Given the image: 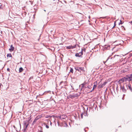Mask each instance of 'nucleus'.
Listing matches in <instances>:
<instances>
[{"mask_svg":"<svg viewBox=\"0 0 132 132\" xmlns=\"http://www.w3.org/2000/svg\"><path fill=\"white\" fill-rule=\"evenodd\" d=\"M28 123H29V120H28V121L27 120L26 121H25L24 122V125H27Z\"/></svg>","mask_w":132,"mask_h":132,"instance_id":"obj_11","label":"nucleus"},{"mask_svg":"<svg viewBox=\"0 0 132 132\" xmlns=\"http://www.w3.org/2000/svg\"><path fill=\"white\" fill-rule=\"evenodd\" d=\"M89 18H90V16H89Z\"/></svg>","mask_w":132,"mask_h":132,"instance_id":"obj_30","label":"nucleus"},{"mask_svg":"<svg viewBox=\"0 0 132 132\" xmlns=\"http://www.w3.org/2000/svg\"><path fill=\"white\" fill-rule=\"evenodd\" d=\"M14 47L12 45H11L10 46V48L9 49V50L10 52H12L14 50Z\"/></svg>","mask_w":132,"mask_h":132,"instance_id":"obj_10","label":"nucleus"},{"mask_svg":"<svg viewBox=\"0 0 132 132\" xmlns=\"http://www.w3.org/2000/svg\"><path fill=\"white\" fill-rule=\"evenodd\" d=\"M81 85H82V87H84V84H82Z\"/></svg>","mask_w":132,"mask_h":132,"instance_id":"obj_27","label":"nucleus"},{"mask_svg":"<svg viewBox=\"0 0 132 132\" xmlns=\"http://www.w3.org/2000/svg\"><path fill=\"white\" fill-rule=\"evenodd\" d=\"M53 1H55V0H53Z\"/></svg>","mask_w":132,"mask_h":132,"instance_id":"obj_32","label":"nucleus"},{"mask_svg":"<svg viewBox=\"0 0 132 132\" xmlns=\"http://www.w3.org/2000/svg\"><path fill=\"white\" fill-rule=\"evenodd\" d=\"M67 117V116H66L62 115L61 116V118L62 119H64Z\"/></svg>","mask_w":132,"mask_h":132,"instance_id":"obj_13","label":"nucleus"},{"mask_svg":"<svg viewBox=\"0 0 132 132\" xmlns=\"http://www.w3.org/2000/svg\"><path fill=\"white\" fill-rule=\"evenodd\" d=\"M129 23H131L132 24V21H131L130 22H129Z\"/></svg>","mask_w":132,"mask_h":132,"instance_id":"obj_24","label":"nucleus"},{"mask_svg":"<svg viewBox=\"0 0 132 132\" xmlns=\"http://www.w3.org/2000/svg\"><path fill=\"white\" fill-rule=\"evenodd\" d=\"M125 81H126V78L125 77L121 79H120L119 80V82L120 83L122 82Z\"/></svg>","mask_w":132,"mask_h":132,"instance_id":"obj_6","label":"nucleus"},{"mask_svg":"<svg viewBox=\"0 0 132 132\" xmlns=\"http://www.w3.org/2000/svg\"><path fill=\"white\" fill-rule=\"evenodd\" d=\"M29 123H28L27 125H25V126H26V127H25L26 128H27L28 127V126L29 125Z\"/></svg>","mask_w":132,"mask_h":132,"instance_id":"obj_19","label":"nucleus"},{"mask_svg":"<svg viewBox=\"0 0 132 132\" xmlns=\"http://www.w3.org/2000/svg\"><path fill=\"white\" fill-rule=\"evenodd\" d=\"M75 69L76 70H78L80 72H84V71L83 68L82 67H75Z\"/></svg>","mask_w":132,"mask_h":132,"instance_id":"obj_1","label":"nucleus"},{"mask_svg":"<svg viewBox=\"0 0 132 132\" xmlns=\"http://www.w3.org/2000/svg\"><path fill=\"white\" fill-rule=\"evenodd\" d=\"M120 88L122 90V91L123 92H126V89L123 86H121Z\"/></svg>","mask_w":132,"mask_h":132,"instance_id":"obj_8","label":"nucleus"},{"mask_svg":"<svg viewBox=\"0 0 132 132\" xmlns=\"http://www.w3.org/2000/svg\"><path fill=\"white\" fill-rule=\"evenodd\" d=\"M7 57H12V56L11 54H7Z\"/></svg>","mask_w":132,"mask_h":132,"instance_id":"obj_16","label":"nucleus"},{"mask_svg":"<svg viewBox=\"0 0 132 132\" xmlns=\"http://www.w3.org/2000/svg\"><path fill=\"white\" fill-rule=\"evenodd\" d=\"M90 86L89 87V86H88V88H90Z\"/></svg>","mask_w":132,"mask_h":132,"instance_id":"obj_28","label":"nucleus"},{"mask_svg":"<svg viewBox=\"0 0 132 132\" xmlns=\"http://www.w3.org/2000/svg\"><path fill=\"white\" fill-rule=\"evenodd\" d=\"M2 6V5H0V8H1V6Z\"/></svg>","mask_w":132,"mask_h":132,"instance_id":"obj_29","label":"nucleus"},{"mask_svg":"<svg viewBox=\"0 0 132 132\" xmlns=\"http://www.w3.org/2000/svg\"><path fill=\"white\" fill-rule=\"evenodd\" d=\"M23 70V69L22 67L20 68L19 69V72H21Z\"/></svg>","mask_w":132,"mask_h":132,"instance_id":"obj_12","label":"nucleus"},{"mask_svg":"<svg viewBox=\"0 0 132 132\" xmlns=\"http://www.w3.org/2000/svg\"><path fill=\"white\" fill-rule=\"evenodd\" d=\"M44 11H46V10H44Z\"/></svg>","mask_w":132,"mask_h":132,"instance_id":"obj_31","label":"nucleus"},{"mask_svg":"<svg viewBox=\"0 0 132 132\" xmlns=\"http://www.w3.org/2000/svg\"><path fill=\"white\" fill-rule=\"evenodd\" d=\"M126 78V81H131V79L129 78V76H127L126 77H125Z\"/></svg>","mask_w":132,"mask_h":132,"instance_id":"obj_9","label":"nucleus"},{"mask_svg":"<svg viewBox=\"0 0 132 132\" xmlns=\"http://www.w3.org/2000/svg\"><path fill=\"white\" fill-rule=\"evenodd\" d=\"M76 45H74V46L70 45L69 46H67L66 48L67 49H73L76 48Z\"/></svg>","mask_w":132,"mask_h":132,"instance_id":"obj_3","label":"nucleus"},{"mask_svg":"<svg viewBox=\"0 0 132 132\" xmlns=\"http://www.w3.org/2000/svg\"><path fill=\"white\" fill-rule=\"evenodd\" d=\"M70 71V72L73 73V70L72 68H71Z\"/></svg>","mask_w":132,"mask_h":132,"instance_id":"obj_20","label":"nucleus"},{"mask_svg":"<svg viewBox=\"0 0 132 132\" xmlns=\"http://www.w3.org/2000/svg\"><path fill=\"white\" fill-rule=\"evenodd\" d=\"M82 55V52H79L78 53H77L75 55L76 56L80 57Z\"/></svg>","mask_w":132,"mask_h":132,"instance_id":"obj_5","label":"nucleus"},{"mask_svg":"<svg viewBox=\"0 0 132 132\" xmlns=\"http://www.w3.org/2000/svg\"><path fill=\"white\" fill-rule=\"evenodd\" d=\"M70 98H72L74 97V96L73 95H69L68 96Z\"/></svg>","mask_w":132,"mask_h":132,"instance_id":"obj_14","label":"nucleus"},{"mask_svg":"<svg viewBox=\"0 0 132 132\" xmlns=\"http://www.w3.org/2000/svg\"><path fill=\"white\" fill-rule=\"evenodd\" d=\"M126 86L127 87V89H129L131 92H132V88L130 84H128Z\"/></svg>","mask_w":132,"mask_h":132,"instance_id":"obj_4","label":"nucleus"},{"mask_svg":"<svg viewBox=\"0 0 132 132\" xmlns=\"http://www.w3.org/2000/svg\"><path fill=\"white\" fill-rule=\"evenodd\" d=\"M115 23H116V22H115L114 23V27H113V28L114 27L116 26V24H115Z\"/></svg>","mask_w":132,"mask_h":132,"instance_id":"obj_23","label":"nucleus"},{"mask_svg":"<svg viewBox=\"0 0 132 132\" xmlns=\"http://www.w3.org/2000/svg\"><path fill=\"white\" fill-rule=\"evenodd\" d=\"M110 58V59H112V57H110V56H109L108 58V59H107V60L105 62H104V64H105V63L106 62V61H107Z\"/></svg>","mask_w":132,"mask_h":132,"instance_id":"obj_15","label":"nucleus"},{"mask_svg":"<svg viewBox=\"0 0 132 132\" xmlns=\"http://www.w3.org/2000/svg\"><path fill=\"white\" fill-rule=\"evenodd\" d=\"M121 27L122 28H124V27L123 26H121Z\"/></svg>","mask_w":132,"mask_h":132,"instance_id":"obj_25","label":"nucleus"},{"mask_svg":"<svg viewBox=\"0 0 132 132\" xmlns=\"http://www.w3.org/2000/svg\"><path fill=\"white\" fill-rule=\"evenodd\" d=\"M123 22H122L121 20H120V22L119 23V25H120V24H122L123 23Z\"/></svg>","mask_w":132,"mask_h":132,"instance_id":"obj_18","label":"nucleus"},{"mask_svg":"<svg viewBox=\"0 0 132 132\" xmlns=\"http://www.w3.org/2000/svg\"><path fill=\"white\" fill-rule=\"evenodd\" d=\"M81 117L82 118H83V114H81Z\"/></svg>","mask_w":132,"mask_h":132,"instance_id":"obj_21","label":"nucleus"},{"mask_svg":"<svg viewBox=\"0 0 132 132\" xmlns=\"http://www.w3.org/2000/svg\"><path fill=\"white\" fill-rule=\"evenodd\" d=\"M94 85L93 88L92 90H94V89L96 88L97 85V81H96L94 83Z\"/></svg>","mask_w":132,"mask_h":132,"instance_id":"obj_7","label":"nucleus"},{"mask_svg":"<svg viewBox=\"0 0 132 132\" xmlns=\"http://www.w3.org/2000/svg\"><path fill=\"white\" fill-rule=\"evenodd\" d=\"M46 127L47 128H49V126L47 125H46Z\"/></svg>","mask_w":132,"mask_h":132,"instance_id":"obj_22","label":"nucleus"},{"mask_svg":"<svg viewBox=\"0 0 132 132\" xmlns=\"http://www.w3.org/2000/svg\"><path fill=\"white\" fill-rule=\"evenodd\" d=\"M129 76V78L131 79V81L132 80V74L131 75Z\"/></svg>","mask_w":132,"mask_h":132,"instance_id":"obj_17","label":"nucleus"},{"mask_svg":"<svg viewBox=\"0 0 132 132\" xmlns=\"http://www.w3.org/2000/svg\"><path fill=\"white\" fill-rule=\"evenodd\" d=\"M120 57L119 55H115L114 56V58H113V59L114 60H116V62H118L119 61V60L120 59Z\"/></svg>","mask_w":132,"mask_h":132,"instance_id":"obj_2","label":"nucleus"},{"mask_svg":"<svg viewBox=\"0 0 132 132\" xmlns=\"http://www.w3.org/2000/svg\"><path fill=\"white\" fill-rule=\"evenodd\" d=\"M7 70L8 71H9V69L8 68V69H7Z\"/></svg>","mask_w":132,"mask_h":132,"instance_id":"obj_26","label":"nucleus"}]
</instances>
